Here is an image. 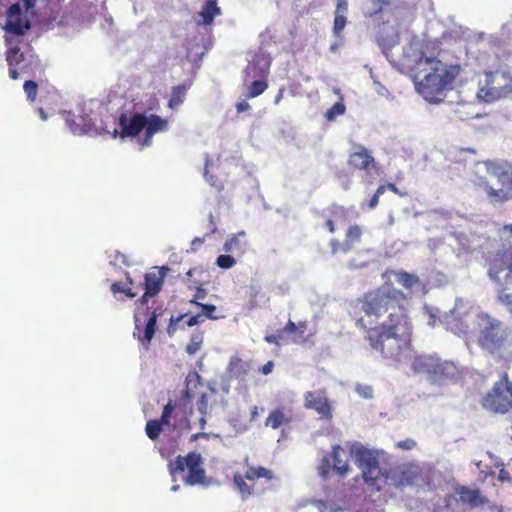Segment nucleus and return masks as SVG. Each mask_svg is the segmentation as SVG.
I'll list each match as a JSON object with an SVG mask.
<instances>
[{"label": "nucleus", "instance_id": "obj_1", "mask_svg": "<svg viewBox=\"0 0 512 512\" xmlns=\"http://www.w3.org/2000/svg\"><path fill=\"white\" fill-rule=\"evenodd\" d=\"M353 318L366 331L365 339L383 358L397 361L410 347L413 324L407 295L392 285H383L358 298Z\"/></svg>", "mask_w": 512, "mask_h": 512}, {"label": "nucleus", "instance_id": "obj_2", "mask_svg": "<svg viewBox=\"0 0 512 512\" xmlns=\"http://www.w3.org/2000/svg\"><path fill=\"white\" fill-rule=\"evenodd\" d=\"M415 87L428 102H440L460 73L459 65H448L437 58L421 57L417 62Z\"/></svg>", "mask_w": 512, "mask_h": 512}, {"label": "nucleus", "instance_id": "obj_3", "mask_svg": "<svg viewBox=\"0 0 512 512\" xmlns=\"http://www.w3.org/2000/svg\"><path fill=\"white\" fill-rule=\"evenodd\" d=\"M480 350L494 359L512 358V325H506L487 312H480L472 321Z\"/></svg>", "mask_w": 512, "mask_h": 512}, {"label": "nucleus", "instance_id": "obj_4", "mask_svg": "<svg viewBox=\"0 0 512 512\" xmlns=\"http://www.w3.org/2000/svg\"><path fill=\"white\" fill-rule=\"evenodd\" d=\"M486 175L475 173L471 179L473 187L484 192L494 203L512 199V162L485 161Z\"/></svg>", "mask_w": 512, "mask_h": 512}, {"label": "nucleus", "instance_id": "obj_5", "mask_svg": "<svg viewBox=\"0 0 512 512\" xmlns=\"http://www.w3.org/2000/svg\"><path fill=\"white\" fill-rule=\"evenodd\" d=\"M382 451L359 447L354 452L356 466L361 471V478L373 492H380L385 488L387 469L380 468L379 458Z\"/></svg>", "mask_w": 512, "mask_h": 512}, {"label": "nucleus", "instance_id": "obj_6", "mask_svg": "<svg viewBox=\"0 0 512 512\" xmlns=\"http://www.w3.org/2000/svg\"><path fill=\"white\" fill-rule=\"evenodd\" d=\"M6 61L9 67V77L17 80L20 74L37 78L44 73L39 57L31 53H23L17 45L9 46L6 53Z\"/></svg>", "mask_w": 512, "mask_h": 512}, {"label": "nucleus", "instance_id": "obj_7", "mask_svg": "<svg viewBox=\"0 0 512 512\" xmlns=\"http://www.w3.org/2000/svg\"><path fill=\"white\" fill-rule=\"evenodd\" d=\"M512 93V72L488 71L484 73V81L480 83L477 97L487 103L505 98Z\"/></svg>", "mask_w": 512, "mask_h": 512}, {"label": "nucleus", "instance_id": "obj_8", "mask_svg": "<svg viewBox=\"0 0 512 512\" xmlns=\"http://www.w3.org/2000/svg\"><path fill=\"white\" fill-rule=\"evenodd\" d=\"M203 457L195 451L189 452L186 456H177L175 460L168 463V470L172 477L184 473L188 469V474L184 478V484L189 486L206 484V471L203 468Z\"/></svg>", "mask_w": 512, "mask_h": 512}, {"label": "nucleus", "instance_id": "obj_9", "mask_svg": "<svg viewBox=\"0 0 512 512\" xmlns=\"http://www.w3.org/2000/svg\"><path fill=\"white\" fill-rule=\"evenodd\" d=\"M38 0H22L25 13L22 11L21 3L12 4L6 12V23L3 25L5 30V43L12 45V36H23L31 28V22L27 17V13L33 9Z\"/></svg>", "mask_w": 512, "mask_h": 512}, {"label": "nucleus", "instance_id": "obj_10", "mask_svg": "<svg viewBox=\"0 0 512 512\" xmlns=\"http://www.w3.org/2000/svg\"><path fill=\"white\" fill-rule=\"evenodd\" d=\"M481 404L493 413L505 414L512 409V382L507 372L483 396Z\"/></svg>", "mask_w": 512, "mask_h": 512}, {"label": "nucleus", "instance_id": "obj_11", "mask_svg": "<svg viewBox=\"0 0 512 512\" xmlns=\"http://www.w3.org/2000/svg\"><path fill=\"white\" fill-rule=\"evenodd\" d=\"M260 479H264L266 482H272L277 480V477L272 470L263 466L253 465H247L244 475L236 473L233 476V482L243 500L248 499L253 494V487L248 485L246 480L253 482Z\"/></svg>", "mask_w": 512, "mask_h": 512}, {"label": "nucleus", "instance_id": "obj_12", "mask_svg": "<svg viewBox=\"0 0 512 512\" xmlns=\"http://www.w3.org/2000/svg\"><path fill=\"white\" fill-rule=\"evenodd\" d=\"M306 330L307 323L305 321H300L296 324L289 319L283 329L275 334L266 335L264 340L269 344L277 346L287 343L299 344L305 341Z\"/></svg>", "mask_w": 512, "mask_h": 512}, {"label": "nucleus", "instance_id": "obj_13", "mask_svg": "<svg viewBox=\"0 0 512 512\" xmlns=\"http://www.w3.org/2000/svg\"><path fill=\"white\" fill-rule=\"evenodd\" d=\"M419 477L417 467L412 465L397 466L386 471L385 487L390 486L396 489H401L411 486Z\"/></svg>", "mask_w": 512, "mask_h": 512}, {"label": "nucleus", "instance_id": "obj_14", "mask_svg": "<svg viewBox=\"0 0 512 512\" xmlns=\"http://www.w3.org/2000/svg\"><path fill=\"white\" fill-rule=\"evenodd\" d=\"M505 270L508 271L506 274V280L511 277L512 273V251L511 250H500L497 251L488 260V277L497 285H502L500 274Z\"/></svg>", "mask_w": 512, "mask_h": 512}, {"label": "nucleus", "instance_id": "obj_15", "mask_svg": "<svg viewBox=\"0 0 512 512\" xmlns=\"http://www.w3.org/2000/svg\"><path fill=\"white\" fill-rule=\"evenodd\" d=\"M348 167L353 171H364L369 174L378 168L372 153L363 145L354 143L347 159Z\"/></svg>", "mask_w": 512, "mask_h": 512}, {"label": "nucleus", "instance_id": "obj_16", "mask_svg": "<svg viewBox=\"0 0 512 512\" xmlns=\"http://www.w3.org/2000/svg\"><path fill=\"white\" fill-rule=\"evenodd\" d=\"M304 407L314 410L321 420L330 421L333 417L331 403L324 389L306 392L304 394Z\"/></svg>", "mask_w": 512, "mask_h": 512}, {"label": "nucleus", "instance_id": "obj_17", "mask_svg": "<svg viewBox=\"0 0 512 512\" xmlns=\"http://www.w3.org/2000/svg\"><path fill=\"white\" fill-rule=\"evenodd\" d=\"M147 124V117L141 113H135L128 116L127 113H122L119 117L120 130L114 131V137L119 135L121 138L135 137L145 128Z\"/></svg>", "mask_w": 512, "mask_h": 512}, {"label": "nucleus", "instance_id": "obj_18", "mask_svg": "<svg viewBox=\"0 0 512 512\" xmlns=\"http://www.w3.org/2000/svg\"><path fill=\"white\" fill-rule=\"evenodd\" d=\"M363 229L361 226L354 224L350 225L345 231L344 240L340 242L338 239L333 238L330 240V249L333 255L338 253L347 254L355 245L361 242Z\"/></svg>", "mask_w": 512, "mask_h": 512}, {"label": "nucleus", "instance_id": "obj_19", "mask_svg": "<svg viewBox=\"0 0 512 512\" xmlns=\"http://www.w3.org/2000/svg\"><path fill=\"white\" fill-rule=\"evenodd\" d=\"M268 75V68L259 69L255 63H249L245 69L246 78L249 77H260L258 80H254L247 88V97L255 98L268 88L266 81Z\"/></svg>", "mask_w": 512, "mask_h": 512}, {"label": "nucleus", "instance_id": "obj_20", "mask_svg": "<svg viewBox=\"0 0 512 512\" xmlns=\"http://www.w3.org/2000/svg\"><path fill=\"white\" fill-rule=\"evenodd\" d=\"M169 270V267L161 266L154 267L152 271L145 273L143 285L146 295L157 296L160 293Z\"/></svg>", "mask_w": 512, "mask_h": 512}, {"label": "nucleus", "instance_id": "obj_21", "mask_svg": "<svg viewBox=\"0 0 512 512\" xmlns=\"http://www.w3.org/2000/svg\"><path fill=\"white\" fill-rule=\"evenodd\" d=\"M349 210L343 206L332 205L328 209L327 219L325 221L326 229L334 234L336 226H343L348 223Z\"/></svg>", "mask_w": 512, "mask_h": 512}, {"label": "nucleus", "instance_id": "obj_22", "mask_svg": "<svg viewBox=\"0 0 512 512\" xmlns=\"http://www.w3.org/2000/svg\"><path fill=\"white\" fill-rule=\"evenodd\" d=\"M348 2L347 0H337L335 7V17L333 21L332 32L336 38H342V32L348 23Z\"/></svg>", "mask_w": 512, "mask_h": 512}, {"label": "nucleus", "instance_id": "obj_23", "mask_svg": "<svg viewBox=\"0 0 512 512\" xmlns=\"http://www.w3.org/2000/svg\"><path fill=\"white\" fill-rule=\"evenodd\" d=\"M458 496L457 500L470 507H477L485 503V498L481 496L479 489H470L466 486H458L455 488Z\"/></svg>", "mask_w": 512, "mask_h": 512}, {"label": "nucleus", "instance_id": "obj_24", "mask_svg": "<svg viewBox=\"0 0 512 512\" xmlns=\"http://www.w3.org/2000/svg\"><path fill=\"white\" fill-rule=\"evenodd\" d=\"M474 317L469 319L467 317L464 318H452L447 322V329L452 333L462 336L469 337L473 332L476 331L475 326L473 325Z\"/></svg>", "mask_w": 512, "mask_h": 512}, {"label": "nucleus", "instance_id": "obj_25", "mask_svg": "<svg viewBox=\"0 0 512 512\" xmlns=\"http://www.w3.org/2000/svg\"><path fill=\"white\" fill-rule=\"evenodd\" d=\"M168 129V121L161 118L156 114H151L147 117V124L145 126L144 143L149 145L154 134L163 132Z\"/></svg>", "mask_w": 512, "mask_h": 512}, {"label": "nucleus", "instance_id": "obj_26", "mask_svg": "<svg viewBox=\"0 0 512 512\" xmlns=\"http://www.w3.org/2000/svg\"><path fill=\"white\" fill-rule=\"evenodd\" d=\"M456 372V366L453 362L442 360L438 356L432 368L431 377L434 381L452 377Z\"/></svg>", "mask_w": 512, "mask_h": 512}, {"label": "nucleus", "instance_id": "obj_27", "mask_svg": "<svg viewBox=\"0 0 512 512\" xmlns=\"http://www.w3.org/2000/svg\"><path fill=\"white\" fill-rule=\"evenodd\" d=\"M220 14L221 9L217 5V0H207L202 10L198 13L196 23L204 26L211 25L214 17Z\"/></svg>", "mask_w": 512, "mask_h": 512}, {"label": "nucleus", "instance_id": "obj_28", "mask_svg": "<svg viewBox=\"0 0 512 512\" xmlns=\"http://www.w3.org/2000/svg\"><path fill=\"white\" fill-rule=\"evenodd\" d=\"M291 421L292 416L290 413H287L284 408H276L270 411L265 420V426L276 430L283 425H289Z\"/></svg>", "mask_w": 512, "mask_h": 512}, {"label": "nucleus", "instance_id": "obj_29", "mask_svg": "<svg viewBox=\"0 0 512 512\" xmlns=\"http://www.w3.org/2000/svg\"><path fill=\"white\" fill-rule=\"evenodd\" d=\"M227 370L230 377L243 379L249 374L251 370V363L249 361L242 360L238 356H233L230 358Z\"/></svg>", "mask_w": 512, "mask_h": 512}, {"label": "nucleus", "instance_id": "obj_30", "mask_svg": "<svg viewBox=\"0 0 512 512\" xmlns=\"http://www.w3.org/2000/svg\"><path fill=\"white\" fill-rule=\"evenodd\" d=\"M333 459V470L341 477L345 476L350 470L347 459H345L346 453L345 450L339 446L335 445L332 448L331 453Z\"/></svg>", "mask_w": 512, "mask_h": 512}, {"label": "nucleus", "instance_id": "obj_31", "mask_svg": "<svg viewBox=\"0 0 512 512\" xmlns=\"http://www.w3.org/2000/svg\"><path fill=\"white\" fill-rule=\"evenodd\" d=\"M435 355H419L414 357L412 369L415 373L431 375L435 363Z\"/></svg>", "mask_w": 512, "mask_h": 512}, {"label": "nucleus", "instance_id": "obj_32", "mask_svg": "<svg viewBox=\"0 0 512 512\" xmlns=\"http://www.w3.org/2000/svg\"><path fill=\"white\" fill-rule=\"evenodd\" d=\"M246 234L244 231L232 235L224 244V251L227 253L243 252L247 243L245 241Z\"/></svg>", "mask_w": 512, "mask_h": 512}, {"label": "nucleus", "instance_id": "obj_33", "mask_svg": "<svg viewBox=\"0 0 512 512\" xmlns=\"http://www.w3.org/2000/svg\"><path fill=\"white\" fill-rule=\"evenodd\" d=\"M393 275L396 277L397 282L406 289H412L420 283V279L417 275L403 270L393 271Z\"/></svg>", "mask_w": 512, "mask_h": 512}, {"label": "nucleus", "instance_id": "obj_34", "mask_svg": "<svg viewBox=\"0 0 512 512\" xmlns=\"http://www.w3.org/2000/svg\"><path fill=\"white\" fill-rule=\"evenodd\" d=\"M186 92L187 87L184 84L172 87L168 107L170 109H176L178 106H180L185 99Z\"/></svg>", "mask_w": 512, "mask_h": 512}, {"label": "nucleus", "instance_id": "obj_35", "mask_svg": "<svg viewBox=\"0 0 512 512\" xmlns=\"http://www.w3.org/2000/svg\"><path fill=\"white\" fill-rule=\"evenodd\" d=\"M157 317H158V314H157L156 310H153L150 313V316L147 320L145 330H144V335H143V338L147 342H150L152 340V338L154 337V334L156 331Z\"/></svg>", "mask_w": 512, "mask_h": 512}, {"label": "nucleus", "instance_id": "obj_36", "mask_svg": "<svg viewBox=\"0 0 512 512\" xmlns=\"http://www.w3.org/2000/svg\"><path fill=\"white\" fill-rule=\"evenodd\" d=\"M497 290L496 294V300L498 303L503 305L506 310L512 314V293L507 292L506 288H504L502 285Z\"/></svg>", "mask_w": 512, "mask_h": 512}, {"label": "nucleus", "instance_id": "obj_37", "mask_svg": "<svg viewBox=\"0 0 512 512\" xmlns=\"http://www.w3.org/2000/svg\"><path fill=\"white\" fill-rule=\"evenodd\" d=\"M165 425L160 420H149L146 423L145 431L149 439L156 440L161 431L162 426Z\"/></svg>", "mask_w": 512, "mask_h": 512}, {"label": "nucleus", "instance_id": "obj_38", "mask_svg": "<svg viewBox=\"0 0 512 512\" xmlns=\"http://www.w3.org/2000/svg\"><path fill=\"white\" fill-rule=\"evenodd\" d=\"M346 106L344 105L342 98L340 101L336 102L331 108H329L325 113V118L328 121L335 120L336 117L341 116L345 113Z\"/></svg>", "mask_w": 512, "mask_h": 512}, {"label": "nucleus", "instance_id": "obj_39", "mask_svg": "<svg viewBox=\"0 0 512 512\" xmlns=\"http://www.w3.org/2000/svg\"><path fill=\"white\" fill-rule=\"evenodd\" d=\"M23 90L27 96V99L34 102L37 97L38 84L33 80H26L23 84Z\"/></svg>", "mask_w": 512, "mask_h": 512}, {"label": "nucleus", "instance_id": "obj_40", "mask_svg": "<svg viewBox=\"0 0 512 512\" xmlns=\"http://www.w3.org/2000/svg\"><path fill=\"white\" fill-rule=\"evenodd\" d=\"M202 343H203L202 335H200V334L193 335L190 339V342L186 346V352L189 355H194L195 353H197L200 350Z\"/></svg>", "mask_w": 512, "mask_h": 512}, {"label": "nucleus", "instance_id": "obj_41", "mask_svg": "<svg viewBox=\"0 0 512 512\" xmlns=\"http://www.w3.org/2000/svg\"><path fill=\"white\" fill-rule=\"evenodd\" d=\"M110 289H111L112 293H114V294L123 293L128 298H134L137 295L135 292H133L131 290V288L126 287L122 282L112 283Z\"/></svg>", "mask_w": 512, "mask_h": 512}, {"label": "nucleus", "instance_id": "obj_42", "mask_svg": "<svg viewBox=\"0 0 512 512\" xmlns=\"http://www.w3.org/2000/svg\"><path fill=\"white\" fill-rule=\"evenodd\" d=\"M216 264L222 269H230L236 264V260L228 254H222L217 257Z\"/></svg>", "mask_w": 512, "mask_h": 512}, {"label": "nucleus", "instance_id": "obj_43", "mask_svg": "<svg viewBox=\"0 0 512 512\" xmlns=\"http://www.w3.org/2000/svg\"><path fill=\"white\" fill-rule=\"evenodd\" d=\"M197 306L202 308V316L204 315L208 319L217 320L222 317L214 314L217 308L213 304L197 303Z\"/></svg>", "mask_w": 512, "mask_h": 512}, {"label": "nucleus", "instance_id": "obj_44", "mask_svg": "<svg viewBox=\"0 0 512 512\" xmlns=\"http://www.w3.org/2000/svg\"><path fill=\"white\" fill-rule=\"evenodd\" d=\"M375 9L369 12L370 17L375 16L385 10L392 2V0H372Z\"/></svg>", "mask_w": 512, "mask_h": 512}, {"label": "nucleus", "instance_id": "obj_45", "mask_svg": "<svg viewBox=\"0 0 512 512\" xmlns=\"http://www.w3.org/2000/svg\"><path fill=\"white\" fill-rule=\"evenodd\" d=\"M175 410V405L172 404V402H168L164 408H163V412H162V415L160 417V421L162 423H164L165 425H168L170 423V418H171V415L172 413L174 412Z\"/></svg>", "mask_w": 512, "mask_h": 512}, {"label": "nucleus", "instance_id": "obj_46", "mask_svg": "<svg viewBox=\"0 0 512 512\" xmlns=\"http://www.w3.org/2000/svg\"><path fill=\"white\" fill-rule=\"evenodd\" d=\"M318 469H319V474L324 479H326L329 476L331 469H333L331 466V463H330V459L328 457H324L322 459Z\"/></svg>", "mask_w": 512, "mask_h": 512}, {"label": "nucleus", "instance_id": "obj_47", "mask_svg": "<svg viewBox=\"0 0 512 512\" xmlns=\"http://www.w3.org/2000/svg\"><path fill=\"white\" fill-rule=\"evenodd\" d=\"M197 409L201 413V415H206L208 410V397L206 393H202L197 400Z\"/></svg>", "mask_w": 512, "mask_h": 512}, {"label": "nucleus", "instance_id": "obj_48", "mask_svg": "<svg viewBox=\"0 0 512 512\" xmlns=\"http://www.w3.org/2000/svg\"><path fill=\"white\" fill-rule=\"evenodd\" d=\"M396 446L402 450H411L416 446V441L411 438H408L405 440L398 441L396 443Z\"/></svg>", "mask_w": 512, "mask_h": 512}, {"label": "nucleus", "instance_id": "obj_49", "mask_svg": "<svg viewBox=\"0 0 512 512\" xmlns=\"http://www.w3.org/2000/svg\"><path fill=\"white\" fill-rule=\"evenodd\" d=\"M206 294L207 293H206L205 289H203L201 287L197 288L196 293L194 294L193 298L190 300V303L197 305V303H199L198 300L204 299Z\"/></svg>", "mask_w": 512, "mask_h": 512}, {"label": "nucleus", "instance_id": "obj_50", "mask_svg": "<svg viewBox=\"0 0 512 512\" xmlns=\"http://www.w3.org/2000/svg\"><path fill=\"white\" fill-rule=\"evenodd\" d=\"M203 321H204V319L202 317V314H196V315L190 316L189 319L187 320L186 324L188 327H193Z\"/></svg>", "mask_w": 512, "mask_h": 512}, {"label": "nucleus", "instance_id": "obj_51", "mask_svg": "<svg viewBox=\"0 0 512 512\" xmlns=\"http://www.w3.org/2000/svg\"><path fill=\"white\" fill-rule=\"evenodd\" d=\"M273 367H274V362L273 361H268L266 364H264L261 368H260V371L263 375H268L272 372L273 370Z\"/></svg>", "mask_w": 512, "mask_h": 512}, {"label": "nucleus", "instance_id": "obj_52", "mask_svg": "<svg viewBox=\"0 0 512 512\" xmlns=\"http://www.w3.org/2000/svg\"><path fill=\"white\" fill-rule=\"evenodd\" d=\"M236 109H237L238 113H241V112L249 110L250 109V105L246 101H241V102L237 103Z\"/></svg>", "mask_w": 512, "mask_h": 512}, {"label": "nucleus", "instance_id": "obj_53", "mask_svg": "<svg viewBox=\"0 0 512 512\" xmlns=\"http://www.w3.org/2000/svg\"><path fill=\"white\" fill-rule=\"evenodd\" d=\"M379 203V197L377 195H373L371 199L369 200L368 207L370 209H374Z\"/></svg>", "mask_w": 512, "mask_h": 512}, {"label": "nucleus", "instance_id": "obj_54", "mask_svg": "<svg viewBox=\"0 0 512 512\" xmlns=\"http://www.w3.org/2000/svg\"><path fill=\"white\" fill-rule=\"evenodd\" d=\"M258 416H259V409H258V407H257V406H253V407L251 408V417H250V421H251V422L256 421V420H257V418H258Z\"/></svg>", "mask_w": 512, "mask_h": 512}, {"label": "nucleus", "instance_id": "obj_55", "mask_svg": "<svg viewBox=\"0 0 512 512\" xmlns=\"http://www.w3.org/2000/svg\"><path fill=\"white\" fill-rule=\"evenodd\" d=\"M387 189L392 191L393 193L403 196L404 194L399 191L397 186L394 183H387Z\"/></svg>", "mask_w": 512, "mask_h": 512}, {"label": "nucleus", "instance_id": "obj_56", "mask_svg": "<svg viewBox=\"0 0 512 512\" xmlns=\"http://www.w3.org/2000/svg\"><path fill=\"white\" fill-rule=\"evenodd\" d=\"M151 297H155V296L154 295H146V290H144L143 295L137 300V302L144 305L147 303L148 299Z\"/></svg>", "mask_w": 512, "mask_h": 512}, {"label": "nucleus", "instance_id": "obj_57", "mask_svg": "<svg viewBox=\"0 0 512 512\" xmlns=\"http://www.w3.org/2000/svg\"><path fill=\"white\" fill-rule=\"evenodd\" d=\"M386 189H387V184H385V185H380V186L376 189V191H375V193H374V194H375V195H377V196L380 198V196H381L382 194H384V192L386 191Z\"/></svg>", "mask_w": 512, "mask_h": 512}, {"label": "nucleus", "instance_id": "obj_58", "mask_svg": "<svg viewBox=\"0 0 512 512\" xmlns=\"http://www.w3.org/2000/svg\"><path fill=\"white\" fill-rule=\"evenodd\" d=\"M200 437H204L205 438V437H207V434L206 433H195V434H193L191 436L190 440L191 441H195V440H197Z\"/></svg>", "mask_w": 512, "mask_h": 512}, {"label": "nucleus", "instance_id": "obj_59", "mask_svg": "<svg viewBox=\"0 0 512 512\" xmlns=\"http://www.w3.org/2000/svg\"><path fill=\"white\" fill-rule=\"evenodd\" d=\"M39 114H40V116H41V118H42L43 120H46V119H47V115H46V113H45V111H44V109H43V108H39Z\"/></svg>", "mask_w": 512, "mask_h": 512}, {"label": "nucleus", "instance_id": "obj_60", "mask_svg": "<svg viewBox=\"0 0 512 512\" xmlns=\"http://www.w3.org/2000/svg\"><path fill=\"white\" fill-rule=\"evenodd\" d=\"M282 95H283V93H282V90H281V91L279 92V94H278V95L276 96V98H275V103H276V104H278V103L280 102V100H281V98H282Z\"/></svg>", "mask_w": 512, "mask_h": 512}, {"label": "nucleus", "instance_id": "obj_61", "mask_svg": "<svg viewBox=\"0 0 512 512\" xmlns=\"http://www.w3.org/2000/svg\"><path fill=\"white\" fill-rule=\"evenodd\" d=\"M191 395H190V391L188 388L185 389L184 391V398L185 399H190Z\"/></svg>", "mask_w": 512, "mask_h": 512}, {"label": "nucleus", "instance_id": "obj_62", "mask_svg": "<svg viewBox=\"0 0 512 512\" xmlns=\"http://www.w3.org/2000/svg\"><path fill=\"white\" fill-rule=\"evenodd\" d=\"M205 423H206L205 415H201V418H200L201 428H203V427H204Z\"/></svg>", "mask_w": 512, "mask_h": 512}, {"label": "nucleus", "instance_id": "obj_63", "mask_svg": "<svg viewBox=\"0 0 512 512\" xmlns=\"http://www.w3.org/2000/svg\"><path fill=\"white\" fill-rule=\"evenodd\" d=\"M505 230H507L508 232H510L512 234V224L506 225Z\"/></svg>", "mask_w": 512, "mask_h": 512}, {"label": "nucleus", "instance_id": "obj_64", "mask_svg": "<svg viewBox=\"0 0 512 512\" xmlns=\"http://www.w3.org/2000/svg\"><path fill=\"white\" fill-rule=\"evenodd\" d=\"M194 269H189L186 273L188 277H191L193 275Z\"/></svg>", "mask_w": 512, "mask_h": 512}]
</instances>
